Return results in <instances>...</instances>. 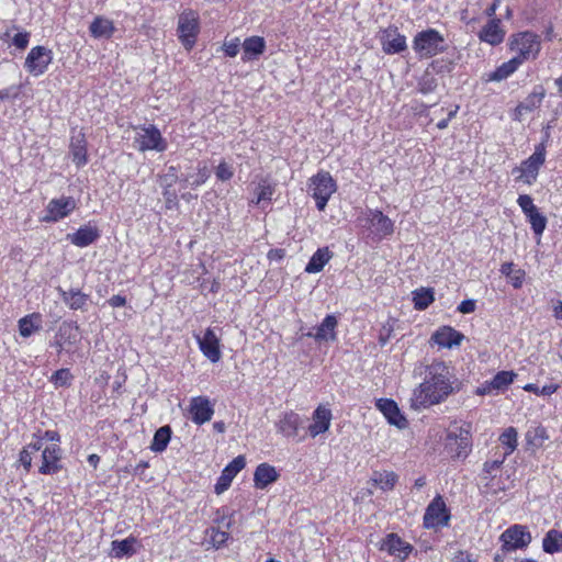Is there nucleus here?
<instances>
[{"instance_id": "f257e3e1", "label": "nucleus", "mask_w": 562, "mask_h": 562, "mask_svg": "<svg viewBox=\"0 0 562 562\" xmlns=\"http://www.w3.org/2000/svg\"><path fill=\"white\" fill-rule=\"evenodd\" d=\"M454 391L449 368L441 361L426 367L424 381L413 390L411 408L420 411L443 402Z\"/></svg>"}, {"instance_id": "f03ea898", "label": "nucleus", "mask_w": 562, "mask_h": 562, "mask_svg": "<svg viewBox=\"0 0 562 562\" xmlns=\"http://www.w3.org/2000/svg\"><path fill=\"white\" fill-rule=\"evenodd\" d=\"M443 446L453 460H465L472 451L471 425L459 426L456 422L447 430Z\"/></svg>"}, {"instance_id": "7ed1b4c3", "label": "nucleus", "mask_w": 562, "mask_h": 562, "mask_svg": "<svg viewBox=\"0 0 562 562\" xmlns=\"http://www.w3.org/2000/svg\"><path fill=\"white\" fill-rule=\"evenodd\" d=\"M413 49L419 58H431L446 50L445 38L435 29L420 31L413 40Z\"/></svg>"}, {"instance_id": "20e7f679", "label": "nucleus", "mask_w": 562, "mask_h": 562, "mask_svg": "<svg viewBox=\"0 0 562 562\" xmlns=\"http://www.w3.org/2000/svg\"><path fill=\"white\" fill-rule=\"evenodd\" d=\"M337 190L336 181L328 171H319L310 179L308 191L316 201V207L324 211L331 194Z\"/></svg>"}, {"instance_id": "39448f33", "label": "nucleus", "mask_w": 562, "mask_h": 562, "mask_svg": "<svg viewBox=\"0 0 562 562\" xmlns=\"http://www.w3.org/2000/svg\"><path fill=\"white\" fill-rule=\"evenodd\" d=\"M510 49L516 53L514 56L522 64L526 60L535 59L540 53L541 42L539 35L526 31L513 35Z\"/></svg>"}, {"instance_id": "423d86ee", "label": "nucleus", "mask_w": 562, "mask_h": 562, "mask_svg": "<svg viewBox=\"0 0 562 562\" xmlns=\"http://www.w3.org/2000/svg\"><path fill=\"white\" fill-rule=\"evenodd\" d=\"M546 161V146L540 143L536 146L533 154L524 160L519 167L513 169V173H518L516 181L531 184L537 180L539 169Z\"/></svg>"}, {"instance_id": "0eeeda50", "label": "nucleus", "mask_w": 562, "mask_h": 562, "mask_svg": "<svg viewBox=\"0 0 562 562\" xmlns=\"http://www.w3.org/2000/svg\"><path fill=\"white\" fill-rule=\"evenodd\" d=\"M200 31L199 15L192 10L182 12L179 15L178 33L179 40L187 49H191L195 44Z\"/></svg>"}, {"instance_id": "6e6552de", "label": "nucleus", "mask_w": 562, "mask_h": 562, "mask_svg": "<svg viewBox=\"0 0 562 562\" xmlns=\"http://www.w3.org/2000/svg\"><path fill=\"white\" fill-rule=\"evenodd\" d=\"M77 209V201L72 196L61 195L52 199L45 209V215L41 218L44 223H56L69 216Z\"/></svg>"}, {"instance_id": "1a4fd4ad", "label": "nucleus", "mask_w": 562, "mask_h": 562, "mask_svg": "<svg viewBox=\"0 0 562 562\" xmlns=\"http://www.w3.org/2000/svg\"><path fill=\"white\" fill-rule=\"evenodd\" d=\"M135 143L140 151L156 150L165 151L167 144L160 131L155 125L139 127L135 136Z\"/></svg>"}, {"instance_id": "9d476101", "label": "nucleus", "mask_w": 562, "mask_h": 562, "mask_svg": "<svg viewBox=\"0 0 562 562\" xmlns=\"http://www.w3.org/2000/svg\"><path fill=\"white\" fill-rule=\"evenodd\" d=\"M502 549L504 551H513L524 549L531 542V535L527 527L522 525H514L507 528L499 537Z\"/></svg>"}, {"instance_id": "9b49d317", "label": "nucleus", "mask_w": 562, "mask_h": 562, "mask_svg": "<svg viewBox=\"0 0 562 562\" xmlns=\"http://www.w3.org/2000/svg\"><path fill=\"white\" fill-rule=\"evenodd\" d=\"M53 60V53L45 46H35L27 54L24 63L25 69L33 76L43 75Z\"/></svg>"}, {"instance_id": "f8f14e48", "label": "nucleus", "mask_w": 562, "mask_h": 562, "mask_svg": "<svg viewBox=\"0 0 562 562\" xmlns=\"http://www.w3.org/2000/svg\"><path fill=\"white\" fill-rule=\"evenodd\" d=\"M449 514L440 495L429 504L424 516V525L427 528L446 526L449 521Z\"/></svg>"}, {"instance_id": "ddd939ff", "label": "nucleus", "mask_w": 562, "mask_h": 562, "mask_svg": "<svg viewBox=\"0 0 562 562\" xmlns=\"http://www.w3.org/2000/svg\"><path fill=\"white\" fill-rule=\"evenodd\" d=\"M63 469L61 449L57 443L47 446L42 451V464L38 468L41 474H56Z\"/></svg>"}, {"instance_id": "4468645a", "label": "nucleus", "mask_w": 562, "mask_h": 562, "mask_svg": "<svg viewBox=\"0 0 562 562\" xmlns=\"http://www.w3.org/2000/svg\"><path fill=\"white\" fill-rule=\"evenodd\" d=\"M196 340L200 350L211 362L215 363L220 361L222 356L220 350V339L213 329L207 328L202 337L196 336Z\"/></svg>"}, {"instance_id": "2eb2a0df", "label": "nucleus", "mask_w": 562, "mask_h": 562, "mask_svg": "<svg viewBox=\"0 0 562 562\" xmlns=\"http://www.w3.org/2000/svg\"><path fill=\"white\" fill-rule=\"evenodd\" d=\"M375 406L381 411L391 425H394L400 429L407 426V420L401 413L395 401L391 398H379L375 402Z\"/></svg>"}, {"instance_id": "dca6fc26", "label": "nucleus", "mask_w": 562, "mask_h": 562, "mask_svg": "<svg viewBox=\"0 0 562 562\" xmlns=\"http://www.w3.org/2000/svg\"><path fill=\"white\" fill-rule=\"evenodd\" d=\"M189 412L192 416V422L196 425H202L212 419L214 409L207 397L196 396L191 398Z\"/></svg>"}, {"instance_id": "f3484780", "label": "nucleus", "mask_w": 562, "mask_h": 562, "mask_svg": "<svg viewBox=\"0 0 562 562\" xmlns=\"http://www.w3.org/2000/svg\"><path fill=\"white\" fill-rule=\"evenodd\" d=\"M367 222L379 238L389 236L394 231L393 222L379 210H369Z\"/></svg>"}, {"instance_id": "a211bd4d", "label": "nucleus", "mask_w": 562, "mask_h": 562, "mask_svg": "<svg viewBox=\"0 0 562 562\" xmlns=\"http://www.w3.org/2000/svg\"><path fill=\"white\" fill-rule=\"evenodd\" d=\"M382 48L385 54H398L407 48L406 37L398 33L397 27L384 30L381 37Z\"/></svg>"}, {"instance_id": "6ab92c4d", "label": "nucleus", "mask_w": 562, "mask_h": 562, "mask_svg": "<svg viewBox=\"0 0 562 562\" xmlns=\"http://www.w3.org/2000/svg\"><path fill=\"white\" fill-rule=\"evenodd\" d=\"M246 465V460L243 456L236 457L233 461H231L223 470L221 476L217 480L215 485V492H224L226 491L233 479L236 474L241 471Z\"/></svg>"}, {"instance_id": "aec40b11", "label": "nucleus", "mask_w": 562, "mask_h": 562, "mask_svg": "<svg viewBox=\"0 0 562 562\" xmlns=\"http://www.w3.org/2000/svg\"><path fill=\"white\" fill-rule=\"evenodd\" d=\"M464 336L450 326H442L437 329L432 336L431 340L443 348H452L454 346H459L463 340Z\"/></svg>"}, {"instance_id": "412c9836", "label": "nucleus", "mask_w": 562, "mask_h": 562, "mask_svg": "<svg viewBox=\"0 0 562 562\" xmlns=\"http://www.w3.org/2000/svg\"><path fill=\"white\" fill-rule=\"evenodd\" d=\"M231 527V519L222 518L218 521L217 527L207 528L205 531V541L209 542L213 548L220 549L225 546L228 538L229 532L227 531Z\"/></svg>"}, {"instance_id": "4be33fe9", "label": "nucleus", "mask_w": 562, "mask_h": 562, "mask_svg": "<svg viewBox=\"0 0 562 562\" xmlns=\"http://www.w3.org/2000/svg\"><path fill=\"white\" fill-rule=\"evenodd\" d=\"M100 237L97 226L90 223L81 226L77 232L67 235V239L77 247H87L93 244Z\"/></svg>"}, {"instance_id": "5701e85b", "label": "nucleus", "mask_w": 562, "mask_h": 562, "mask_svg": "<svg viewBox=\"0 0 562 562\" xmlns=\"http://www.w3.org/2000/svg\"><path fill=\"white\" fill-rule=\"evenodd\" d=\"M63 302L74 311L81 310L87 311V305L89 301V295L81 292V290L71 288L69 290H64L61 288L57 289Z\"/></svg>"}, {"instance_id": "b1692460", "label": "nucleus", "mask_w": 562, "mask_h": 562, "mask_svg": "<svg viewBox=\"0 0 562 562\" xmlns=\"http://www.w3.org/2000/svg\"><path fill=\"white\" fill-rule=\"evenodd\" d=\"M505 32L501 27L499 19H491L479 33V38L490 45L496 46L504 41Z\"/></svg>"}, {"instance_id": "393cba45", "label": "nucleus", "mask_w": 562, "mask_h": 562, "mask_svg": "<svg viewBox=\"0 0 562 562\" xmlns=\"http://www.w3.org/2000/svg\"><path fill=\"white\" fill-rule=\"evenodd\" d=\"M381 550L387 551L391 555H394L401 560H404L409 554L412 547L404 542L397 535L390 533L383 540Z\"/></svg>"}, {"instance_id": "a878e982", "label": "nucleus", "mask_w": 562, "mask_h": 562, "mask_svg": "<svg viewBox=\"0 0 562 562\" xmlns=\"http://www.w3.org/2000/svg\"><path fill=\"white\" fill-rule=\"evenodd\" d=\"M331 420L330 409L318 406L313 413V423L308 426L310 435L315 438L316 436L328 430Z\"/></svg>"}, {"instance_id": "bb28decb", "label": "nucleus", "mask_w": 562, "mask_h": 562, "mask_svg": "<svg viewBox=\"0 0 562 562\" xmlns=\"http://www.w3.org/2000/svg\"><path fill=\"white\" fill-rule=\"evenodd\" d=\"M276 192V184L269 179L262 178L254 190V198L250 200L251 204L261 205L265 207V203H270L272 195Z\"/></svg>"}, {"instance_id": "cd10ccee", "label": "nucleus", "mask_w": 562, "mask_h": 562, "mask_svg": "<svg viewBox=\"0 0 562 562\" xmlns=\"http://www.w3.org/2000/svg\"><path fill=\"white\" fill-rule=\"evenodd\" d=\"M70 154L72 156V161L77 167H81L87 164V142L83 133L78 132L71 136Z\"/></svg>"}, {"instance_id": "c85d7f7f", "label": "nucleus", "mask_w": 562, "mask_h": 562, "mask_svg": "<svg viewBox=\"0 0 562 562\" xmlns=\"http://www.w3.org/2000/svg\"><path fill=\"white\" fill-rule=\"evenodd\" d=\"M279 474L274 467L268 463H261L257 467L254 474V482L256 488L263 490L270 483L277 481Z\"/></svg>"}, {"instance_id": "c756f323", "label": "nucleus", "mask_w": 562, "mask_h": 562, "mask_svg": "<svg viewBox=\"0 0 562 562\" xmlns=\"http://www.w3.org/2000/svg\"><path fill=\"white\" fill-rule=\"evenodd\" d=\"M89 31L95 38L105 37L109 38L113 35L115 27L111 20L97 16L90 24Z\"/></svg>"}, {"instance_id": "7c9ffc66", "label": "nucleus", "mask_w": 562, "mask_h": 562, "mask_svg": "<svg viewBox=\"0 0 562 562\" xmlns=\"http://www.w3.org/2000/svg\"><path fill=\"white\" fill-rule=\"evenodd\" d=\"M331 252L327 247L325 248H318L313 256L311 257L310 261L307 262L305 267V272L307 273H317L323 270L325 265L330 260Z\"/></svg>"}, {"instance_id": "2f4dec72", "label": "nucleus", "mask_w": 562, "mask_h": 562, "mask_svg": "<svg viewBox=\"0 0 562 562\" xmlns=\"http://www.w3.org/2000/svg\"><path fill=\"white\" fill-rule=\"evenodd\" d=\"M337 326V319L334 315H327L319 326L316 327V331L314 334H308L313 336L316 340H329L335 339V328Z\"/></svg>"}, {"instance_id": "473e14b6", "label": "nucleus", "mask_w": 562, "mask_h": 562, "mask_svg": "<svg viewBox=\"0 0 562 562\" xmlns=\"http://www.w3.org/2000/svg\"><path fill=\"white\" fill-rule=\"evenodd\" d=\"M300 425V416L293 412L285 413L278 423L279 431L285 437H294L297 435Z\"/></svg>"}, {"instance_id": "72a5a7b5", "label": "nucleus", "mask_w": 562, "mask_h": 562, "mask_svg": "<svg viewBox=\"0 0 562 562\" xmlns=\"http://www.w3.org/2000/svg\"><path fill=\"white\" fill-rule=\"evenodd\" d=\"M56 336L65 346L75 345L79 339V326L76 323H63Z\"/></svg>"}, {"instance_id": "f704fd0d", "label": "nucleus", "mask_w": 562, "mask_h": 562, "mask_svg": "<svg viewBox=\"0 0 562 562\" xmlns=\"http://www.w3.org/2000/svg\"><path fill=\"white\" fill-rule=\"evenodd\" d=\"M521 63L518 60V58L513 57L508 61H505L501 66H498L493 72H491L488 75V80L502 81L504 79H507L518 69Z\"/></svg>"}, {"instance_id": "c9c22d12", "label": "nucleus", "mask_w": 562, "mask_h": 562, "mask_svg": "<svg viewBox=\"0 0 562 562\" xmlns=\"http://www.w3.org/2000/svg\"><path fill=\"white\" fill-rule=\"evenodd\" d=\"M41 315L37 313H33L22 317L19 321V331L22 337H30L35 331L41 329Z\"/></svg>"}, {"instance_id": "e433bc0d", "label": "nucleus", "mask_w": 562, "mask_h": 562, "mask_svg": "<svg viewBox=\"0 0 562 562\" xmlns=\"http://www.w3.org/2000/svg\"><path fill=\"white\" fill-rule=\"evenodd\" d=\"M266 42L263 37L260 36H251L244 41L243 48H244V57L243 59H250L252 57H257L261 55L265 50Z\"/></svg>"}, {"instance_id": "4c0bfd02", "label": "nucleus", "mask_w": 562, "mask_h": 562, "mask_svg": "<svg viewBox=\"0 0 562 562\" xmlns=\"http://www.w3.org/2000/svg\"><path fill=\"white\" fill-rule=\"evenodd\" d=\"M171 434L172 431L169 425L158 428L154 435L150 449L154 452L165 451L170 441Z\"/></svg>"}, {"instance_id": "58836bf2", "label": "nucleus", "mask_w": 562, "mask_h": 562, "mask_svg": "<svg viewBox=\"0 0 562 562\" xmlns=\"http://www.w3.org/2000/svg\"><path fill=\"white\" fill-rule=\"evenodd\" d=\"M543 551L550 554L562 551V532L555 529L549 530L542 540Z\"/></svg>"}, {"instance_id": "ea45409f", "label": "nucleus", "mask_w": 562, "mask_h": 562, "mask_svg": "<svg viewBox=\"0 0 562 562\" xmlns=\"http://www.w3.org/2000/svg\"><path fill=\"white\" fill-rule=\"evenodd\" d=\"M544 97V88L540 85L536 86L533 91L522 102H520L521 109H525L527 112H532L533 110L540 108Z\"/></svg>"}, {"instance_id": "a19ab883", "label": "nucleus", "mask_w": 562, "mask_h": 562, "mask_svg": "<svg viewBox=\"0 0 562 562\" xmlns=\"http://www.w3.org/2000/svg\"><path fill=\"white\" fill-rule=\"evenodd\" d=\"M525 438L528 446L538 449L543 446V443L549 439V436L544 427L538 426L528 429L525 435Z\"/></svg>"}, {"instance_id": "79ce46f5", "label": "nucleus", "mask_w": 562, "mask_h": 562, "mask_svg": "<svg viewBox=\"0 0 562 562\" xmlns=\"http://www.w3.org/2000/svg\"><path fill=\"white\" fill-rule=\"evenodd\" d=\"M498 440L501 443L506 447V451L504 453L505 457L512 454L517 446H518V432L515 427L506 428L499 436Z\"/></svg>"}, {"instance_id": "37998d69", "label": "nucleus", "mask_w": 562, "mask_h": 562, "mask_svg": "<svg viewBox=\"0 0 562 562\" xmlns=\"http://www.w3.org/2000/svg\"><path fill=\"white\" fill-rule=\"evenodd\" d=\"M396 480L397 475L394 472L389 471L374 472L372 476L374 486L382 491L394 488Z\"/></svg>"}, {"instance_id": "c03bdc74", "label": "nucleus", "mask_w": 562, "mask_h": 562, "mask_svg": "<svg viewBox=\"0 0 562 562\" xmlns=\"http://www.w3.org/2000/svg\"><path fill=\"white\" fill-rule=\"evenodd\" d=\"M438 87L437 78L434 72L427 68L417 81V91L422 94H428L436 90Z\"/></svg>"}, {"instance_id": "a18cd8bd", "label": "nucleus", "mask_w": 562, "mask_h": 562, "mask_svg": "<svg viewBox=\"0 0 562 562\" xmlns=\"http://www.w3.org/2000/svg\"><path fill=\"white\" fill-rule=\"evenodd\" d=\"M434 291L420 288L413 292V302L416 310H426L434 302Z\"/></svg>"}, {"instance_id": "49530a36", "label": "nucleus", "mask_w": 562, "mask_h": 562, "mask_svg": "<svg viewBox=\"0 0 562 562\" xmlns=\"http://www.w3.org/2000/svg\"><path fill=\"white\" fill-rule=\"evenodd\" d=\"M501 272L509 279L514 288L518 289L522 285L525 272L521 269H515L513 262L503 263Z\"/></svg>"}, {"instance_id": "de8ad7c7", "label": "nucleus", "mask_w": 562, "mask_h": 562, "mask_svg": "<svg viewBox=\"0 0 562 562\" xmlns=\"http://www.w3.org/2000/svg\"><path fill=\"white\" fill-rule=\"evenodd\" d=\"M515 376L513 371H499L491 380V385L496 389V393L503 392L514 382Z\"/></svg>"}, {"instance_id": "09e8293b", "label": "nucleus", "mask_w": 562, "mask_h": 562, "mask_svg": "<svg viewBox=\"0 0 562 562\" xmlns=\"http://www.w3.org/2000/svg\"><path fill=\"white\" fill-rule=\"evenodd\" d=\"M209 170L206 166L199 168L198 172L194 175H188L181 179V182L184 183V188H198L202 186L209 179Z\"/></svg>"}, {"instance_id": "8fccbe9b", "label": "nucleus", "mask_w": 562, "mask_h": 562, "mask_svg": "<svg viewBox=\"0 0 562 562\" xmlns=\"http://www.w3.org/2000/svg\"><path fill=\"white\" fill-rule=\"evenodd\" d=\"M135 540L127 538L124 540L112 541V552L115 558H122L124 555H132L134 553L133 544Z\"/></svg>"}, {"instance_id": "3c124183", "label": "nucleus", "mask_w": 562, "mask_h": 562, "mask_svg": "<svg viewBox=\"0 0 562 562\" xmlns=\"http://www.w3.org/2000/svg\"><path fill=\"white\" fill-rule=\"evenodd\" d=\"M528 217V221L531 225V228L533 231V233L537 235V236H541L543 231L546 229V226H547V218L544 215H542L538 209L526 215Z\"/></svg>"}, {"instance_id": "603ef678", "label": "nucleus", "mask_w": 562, "mask_h": 562, "mask_svg": "<svg viewBox=\"0 0 562 562\" xmlns=\"http://www.w3.org/2000/svg\"><path fill=\"white\" fill-rule=\"evenodd\" d=\"M74 379V375L71 374L69 369H59L55 371L50 378V382L56 387H63V386H69L71 384V381Z\"/></svg>"}, {"instance_id": "864d4df0", "label": "nucleus", "mask_w": 562, "mask_h": 562, "mask_svg": "<svg viewBox=\"0 0 562 562\" xmlns=\"http://www.w3.org/2000/svg\"><path fill=\"white\" fill-rule=\"evenodd\" d=\"M428 68L432 69L431 72H435L437 75H442V74L451 72L454 68V64L449 58H439V59L432 60Z\"/></svg>"}, {"instance_id": "5fc2aeb1", "label": "nucleus", "mask_w": 562, "mask_h": 562, "mask_svg": "<svg viewBox=\"0 0 562 562\" xmlns=\"http://www.w3.org/2000/svg\"><path fill=\"white\" fill-rule=\"evenodd\" d=\"M558 389H559L558 384H548V385L542 386L541 389L537 384H533V383H529L524 386V390L527 392H531L537 395H544V396L555 393Z\"/></svg>"}, {"instance_id": "6e6d98bb", "label": "nucleus", "mask_w": 562, "mask_h": 562, "mask_svg": "<svg viewBox=\"0 0 562 562\" xmlns=\"http://www.w3.org/2000/svg\"><path fill=\"white\" fill-rule=\"evenodd\" d=\"M216 178L221 181H228L234 176V169L227 162L222 161L215 170Z\"/></svg>"}, {"instance_id": "4d7b16f0", "label": "nucleus", "mask_w": 562, "mask_h": 562, "mask_svg": "<svg viewBox=\"0 0 562 562\" xmlns=\"http://www.w3.org/2000/svg\"><path fill=\"white\" fill-rule=\"evenodd\" d=\"M506 458L507 457L503 454L495 460L486 461L483 465V472L490 476H495L496 472L501 469Z\"/></svg>"}, {"instance_id": "13d9d810", "label": "nucleus", "mask_w": 562, "mask_h": 562, "mask_svg": "<svg viewBox=\"0 0 562 562\" xmlns=\"http://www.w3.org/2000/svg\"><path fill=\"white\" fill-rule=\"evenodd\" d=\"M517 203L521 207L525 215H528L537 210V206L533 204L530 195H519Z\"/></svg>"}, {"instance_id": "bf43d9fd", "label": "nucleus", "mask_w": 562, "mask_h": 562, "mask_svg": "<svg viewBox=\"0 0 562 562\" xmlns=\"http://www.w3.org/2000/svg\"><path fill=\"white\" fill-rule=\"evenodd\" d=\"M29 41H30V33L29 32H19L16 33L13 38H12V44L18 48V49H25L29 45Z\"/></svg>"}, {"instance_id": "052dcab7", "label": "nucleus", "mask_w": 562, "mask_h": 562, "mask_svg": "<svg viewBox=\"0 0 562 562\" xmlns=\"http://www.w3.org/2000/svg\"><path fill=\"white\" fill-rule=\"evenodd\" d=\"M392 333H393V325L387 322L386 324H384L380 330V335H379V342L381 346H385L387 344V341L390 340L391 336H392Z\"/></svg>"}, {"instance_id": "680f3d73", "label": "nucleus", "mask_w": 562, "mask_h": 562, "mask_svg": "<svg viewBox=\"0 0 562 562\" xmlns=\"http://www.w3.org/2000/svg\"><path fill=\"white\" fill-rule=\"evenodd\" d=\"M239 47H240L239 38H234L229 42H225V44H224L225 54L229 57H235L239 52Z\"/></svg>"}, {"instance_id": "e2e57ef3", "label": "nucleus", "mask_w": 562, "mask_h": 562, "mask_svg": "<svg viewBox=\"0 0 562 562\" xmlns=\"http://www.w3.org/2000/svg\"><path fill=\"white\" fill-rule=\"evenodd\" d=\"M475 307H476V302L475 300H464L462 301L459 306H458V312L462 313V314H470V313H473L475 311Z\"/></svg>"}, {"instance_id": "0e129e2a", "label": "nucleus", "mask_w": 562, "mask_h": 562, "mask_svg": "<svg viewBox=\"0 0 562 562\" xmlns=\"http://www.w3.org/2000/svg\"><path fill=\"white\" fill-rule=\"evenodd\" d=\"M33 454H31V450H22L20 452V458H19V461L20 463L23 465V468L26 470V471H30L31 470V467H32V458Z\"/></svg>"}, {"instance_id": "69168bd1", "label": "nucleus", "mask_w": 562, "mask_h": 562, "mask_svg": "<svg viewBox=\"0 0 562 562\" xmlns=\"http://www.w3.org/2000/svg\"><path fill=\"white\" fill-rule=\"evenodd\" d=\"M108 303L112 307H122L126 304V297L120 294L113 295L108 300Z\"/></svg>"}, {"instance_id": "338daca9", "label": "nucleus", "mask_w": 562, "mask_h": 562, "mask_svg": "<svg viewBox=\"0 0 562 562\" xmlns=\"http://www.w3.org/2000/svg\"><path fill=\"white\" fill-rule=\"evenodd\" d=\"M496 393V389L492 387L491 381H486L480 387L476 389L477 395H491Z\"/></svg>"}, {"instance_id": "774afa93", "label": "nucleus", "mask_w": 562, "mask_h": 562, "mask_svg": "<svg viewBox=\"0 0 562 562\" xmlns=\"http://www.w3.org/2000/svg\"><path fill=\"white\" fill-rule=\"evenodd\" d=\"M452 562H474L471 554L464 551H459L452 559Z\"/></svg>"}]
</instances>
